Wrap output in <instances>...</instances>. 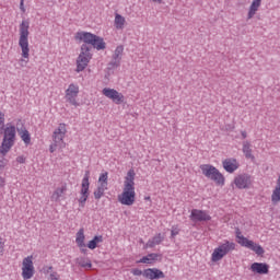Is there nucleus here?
I'll return each mask as SVG.
<instances>
[{"mask_svg":"<svg viewBox=\"0 0 280 280\" xmlns=\"http://www.w3.org/2000/svg\"><path fill=\"white\" fill-rule=\"evenodd\" d=\"M75 39L85 43L81 46L80 54L77 58L75 68L77 73H82V71L89 67L91 60H93V52H91V47H89V45H92V47L97 49V51H102V49H106V42H104L103 37L89 32L77 33Z\"/></svg>","mask_w":280,"mask_h":280,"instance_id":"f257e3e1","label":"nucleus"},{"mask_svg":"<svg viewBox=\"0 0 280 280\" xmlns=\"http://www.w3.org/2000/svg\"><path fill=\"white\" fill-rule=\"evenodd\" d=\"M18 45L21 49L20 67H27L30 63V21L23 20L19 28Z\"/></svg>","mask_w":280,"mask_h":280,"instance_id":"f03ea898","label":"nucleus"},{"mask_svg":"<svg viewBox=\"0 0 280 280\" xmlns=\"http://www.w3.org/2000/svg\"><path fill=\"white\" fill-rule=\"evenodd\" d=\"M135 170H129L125 176L122 192L118 195V202L125 205L126 207H132L135 200H137V192L135 191Z\"/></svg>","mask_w":280,"mask_h":280,"instance_id":"7ed1b4c3","label":"nucleus"},{"mask_svg":"<svg viewBox=\"0 0 280 280\" xmlns=\"http://www.w3.org/2000/svg\"><path fill=\"white\" fill-rule=\"evenodd\" d=\"M16 130L14 125L7 124L2 143L0 145V154H2V156H5V154H8L14 147V142L16 141Z\"/></svg>","mask_w":280,"mask_h":280,"instance_id":"20e7f679","label":"nucleus"},{"mask_svg":"<svg viewBox=\"0 0 280 280\" xmlns=\"http://www.w3.org/2000/svg\"><path fill=\"white\" fill-rule=\"evenodd\" d=\"M65 137H67V124L61 122L52 132V143L49 147V152L54 154L56 150H62L67 148V142H65Z\"/></svg>","mask_w":280,"mask_h":280,"instance_id":"39448f33","label":"nucleus"},{"mask_svg":"<svg viewBox=\"0 0 280 280\" xmlns=\"http://www.w3.org/2000/svg\"><path fill=\"white\" fill-rule=\"evenodd\" d=\"M199 170L201 171V174H203L206 178L213 180L215 185L224 187V175H222V173H220V171L215 166L211 164H201L199 166Z\"/></svg>","mask_w":280,"mask_h":280,"instance_id":"423d86ee","label":"nucleus"},{"mask_svg":"<svg viewBox=\"0 0 280 280\" xmlns=\"http://www.w3.org/2000/svg\"><path fill=\"white\" fill-rule=\"evenodd\" d=\"M235 250V243L225 241L221 245H219L217 248H214L211 261H221V259H224L229 253H233Z\"/></svg>","mask_w":280,"mask_h":280,"instance_id":"0eeeda50","label":"nucleus"},{"mask_svg":"<svg viewBox=\"0 0 280 280\" xmlns=\"http://www.w3.org/2000/svg\"><path fill=\"white\" fill-rule=\"evenodd\" d=\"M34 256H27L22 261V279L30 280L34 277Z\"/></svg>","mask_w":280,"mask_h":280,"instance_id":"6e6552de","label":"nucleus"},{"mask_svg":"<svg viewBox=\"0 0 280 280\" xmlns=\"http://www.w3.org/2000/svg\"><path fill=\"white\" fill-rule=\"evenodd\" d=\"M102 94L107 97V100H110L114 102V104H124L126 102V96L121 94V92L113 89V88H104L102 90Z\"/></svg>","mask_w":280,"mask_h":280,"instance_id":"1a4fd4ad","label":"nucleus"},{"mask_svg":"<svg viewBox=\"0 0 280 280\" xmlns=\"http://www.w3.org/2000/svg\"><path fill=\"white\" fill-rule=\"evenodd\" d=\"M80 94V86L78 84H70L66 90V100L71 106H80L78 103V95Z\"/></svg>","mask_w":280,"mask_h":280,"instance_id":"9d476101","label":"nucleus"},{"mask_svg":"<svg viewBox=\"0 0 280 280\" xmlns=\"http://www.w3.org/2000/svg\"><path fill=\"white\" fill-rule=\"evenodd\" d=\"M91 177V173L89 171L85 172L84 174V177L82 179V183H81V191H80V199H79V202L81 205H84V202L86 200H89V196H90V191H89V187H91V183L89 182V178Z\"/></svg>","mask_w":280,"mask_h":280,"instance_id":"9b49d317","label":"nucleus"},{"mask_svg":"<svg viewBox=\"0 0 280 280\" xmlns=\"http://www.w3.org/2000/svg\"><path fill=\"white\" fill-rule=\"evenodd\" d=\"M67 183H61L51 194L50 200L52 202H60V200H65L67 196Z\"/></svg>","mask_w":280,"mask_h":280,"instance_id":"f8f14e48","label":"nucleus"},{"mask_svg":"<svg viewBox=\"0 0 280 280\" xmlns=\"http://www.w3.org/2000/svg\"><path fill=\"white\" fill-rule=\"evenodd\" d=\"M242 240L243 241L241 242V246H244L245 248H249V250H253L259 257H261V255L266 253V250L264 249V247H261V245L256 244L255 242L248 240L247 237H243Z\"/></svg>","mask_w":280,"mask_h":280,"instance_id":"ddd939ff","label":"nucleus"},{"mask_svg":"<svg viewBox=\"0 0 280 280\" xmlns=\"http://www.w3.org/2000/svg\"><path fill=\"white\" fill-rule=\"evenodd\" d=\"M234 185L237 189H249L250 185H253V179L247 174L238 175L234 178Z\"/></svg>","mask_w":280,"mask_h":280,"instance_id":"4468645a","label":"nucleus"},{"mask_svg":"<svg viewBox=\"0 0 280 280\" xmlns=\"http://www.w3.org/2000/svg\"><path fill=\"white\" fill-rule=\"evenodd\" d=\"M21 124V128L18 127V135L22 139V141L25 143V145H30L32 143V136L30 135V131L25 128L23 125V121L21 119L18 120V126Z\"/></svg>","mask_w":280,"mask_h":280,"instance_id":"2eb2a0df","label":"nucleus"},{"mask_svg":"<svg viewBox=\"0 0 280 280\" xmlns=\"http://www.w3.org/2000/svg\"><path fill=\"white\" fill-rule=\"evenodd\" d=\"M223 170L228 172L229 174H233V172L237 171L240 168V162L233 158L225 159L222 162Z\"/></svg>","mask_w":280,"mask_h":280,"instance_id":"dca6fc26","label":"nucleus"},{"mask_svg":"<svg viewBox=\"0 0 280 280\" xmlns=\"http://www.w3.org/2000/svg\"><path fill=\"white\" fill-rule=\"evenodd\" d=\"M143 277L145 279L154 280V279H165V273L156 268H149L143 270Z\"/></svg>","mask_w":280,"mask_h":280,"instance_id":"f3484780","label":"nucleus"},{"mask_svg":"<svg viewBox=\"0 0 280 280\" xmlns=\"http://www.w3.org/2000/svg\"><path fill=\"white\" fill-rule=\"evenodd\" d=\"M250 270L257 275H268L270 266H268L266 262H254L250 266Z\"/></svg>","mask_w":280,"mask_h":280,"instance_id":"a211bd4d","label":"nucleus"},{"mask_svg":"<svg viewBox=\"0 0 280 280\" xmlns=\"http://www.w3.org/2000/svg\"><path fill=\"white\" fill-rule=\"evenodd\" d=\"M190 219L192 222H208L211 220V215L207 214L205 211H192Z\"/></svg>","mask_w":280,"mask_h":280,"instance_id":"6ab92c4d","label":"nucleus"},{"mask_svg":"<svg viewBox=\"0 0 280 280\" xmlns=\"http://www.w3.org/2000/svg\"><path fill=\"white\" fill-rule=\"evenodd\" d=\"M161 254L151 253L138 260V264H154L155 261H161Z\"/></svg>","mask_w":280,"mask_h":280,"instance_id":"aec40b11","label":"nucleus"},{"mask_svg":"<svg viewBox=\"0 0 280 280\" xmlns=\"http://www.w3.org/2000/svg\"><path fill=\"white\" fill-rule=\"evenodd\" d=\"M75 264L80 266V268H84L85 270H91L93 268V262H91V258L89 257H78L75 259Z\"/></svg>","mask_w":280,"mask_h":280,"instance_id":"412c9836","label":"nucleus"},{"mask_svg":"<svg viewBox=\"0 0 280 280\" xmlns=\"http://www.w3.org/2000/svg\"><path fill=\"white\" fill-rule=\"evenodd\" d=\"M261 8V0H253L252 4L249 5L247 19H253Z\"/></svg>","mask_w":280,"mask_h":280,"instance_id":"4be33fe9","label":"nucleus"},{"mask_svg":"<svg viewBox=\"0 0 280 280\" xmlns=\"http://www.w3.org/2000/svg\"><path fill=\"white\" fill-rule=\"evenodd\" d=\"M126 18L119 13H115L114 27L115 30H124L126 27Z\"/></svg>","mask_w":280,"mask_h":280,"instance_id":"5701e85b","label":"nucleus"},{"mask_svg":"<svg viewBox=\"0 0 280 280\" xmlns=\"http://www.w3.org/2000/svg\"><path fill=\"white\" fill-rule=\"evenodd\" d=\"M86 236L84 235V229H80L77 233L75 243L79 248H86V244L84 243Z\"/></svg>","mask_w":280,"mask_h":280,"instance_id":"b1692460","label":"nucleus"},{"mask_svg":"<svg viewBox=\"0 0 280 280\" xmlns=\"http://www.w3.org/2000/svg\"><path fill=\"white\" fill-rule=\"evenodd\" d=\"M163 240H164L163 235L159 233L152 240L148 241V243L144 245V248H154V246H158V244H161Z\"/></svg>","mask_w":280,"mask_h":280,"instance_id":"393cba45","label":"nucleus"},{"mask_svg":"<svg viewBox=\"0 0 280 280\" xmlns=\"http://www.w3.org/2000/svg\"><path fill=\"white\" fill-rule=\"evenodd\" d=\"M243 153L245 154L246 159H250L255 161V155H253V149L250 148V142L245 141L243 142Z\"/></svg>","mask_w":280,"mask_h":280,"instance_id":"a878e982","label":"nucleus"},{"mask_svg":"<svg viewBox=\"0 0 280 280\" xmlns=\"http://www.w3.org/2000/svg\"><path fill=\"white\" fill-rule=\"evenodd\" d=\"M103 242L104 236H94L93 240L88 243V248H90V250H95V248H97V244H102Z\"/></svg>","mask_w":280,"mask_h":280,"instance_id":"bb28decb","label":"nucleus"},{"mask_svg":"<svg viewBox=\"0 0 280 280\" xmlns=\"http://www.w3.org/2000/svg\"><path fill=\"white\" fill-rule=\"evenodd\" d=\"M121 56H124V46L119 45L114 51L113 60H115V62L119 65L121 62Z\"/></svg>","mask_w":280,"mask_h":280,"instance_id":"cd10ccee","label":"nucleus"},{"mask_svg":"<svg viewBox=\"0 0 280 280\" xmlns=\"http://www.w3.org/2000/svg\"><path fill=\"white\" fill-rule=\"evenodd\" d=\"M98 184L108 185V172H104L100 174Z\"/></svg>","mask_w":280,"mask_h":280,"instance_id":"c85d7f7f","label":"nucleus"},{"mask_svg":"<svg viewBox=\"0 0 280 280\" xmlns=\"http://www.w3.org/2000/svg\"><path fill=\"white\" fill-rule=\"evenodd\" d=\"M106 190H102V189H100V188H96V190L94 191V198H95V200H100V198H102V196H104V192H105Z\"/></svg>","mask_w":280,"mask_h":280,"instance_id":"c756f323","label":"nucleus"},{"mask_svg":"<svg viewBox=\"0 0 280 280\" xmlns=\"http://www.w3.org/2000/svg\"><path fill=\"white\" fill-rule=\"evenodd\" d=\"M42 272L44 275H51L54 272V266H44Z\"/></svg>","mask_w":280,"mask_h":280,"instance_id":"7c9ffc66","label":"nucleus"},{"mask_svg":"<svg viewBox=\"0 0 280 280\" xmlns=\"http://www.w3.org/2000/svg\"><path fill=\"white\" fill-rule=\"evenodd\" d=\"M5 126V113L0 112V130Z\"/></svg>","mask_w":280,"mask_h":280,"instance_id":"2f4dec72","label":"nucleus"},{"mask_svg":"<svg viewBox=\"0 0 280 280\" xmlns=\"http://www.w3.org/2000/svg\"><path fill=\"white\" fill-rule=\"evenodd\" d=\"M179 232L180 230H178V226H173L171 230L172 237H176V235H178Z\"/></svg>","mask_w":280,"mask_h":280,"instance_id":"473e14b6","label":"nucleus"},{"mask_svg":"<svg viewBox=\"0 0 280 280\" xmlns=\"http://www.w3.org/2000/svg\"><path fill=\"white\" fill-rule=\"evenodd\" d=\"M49 279H50V280H60V275H58L56 271H52V272L49 275Z\"/></svg>","mask_w":280,"mask_h":280,"instance_id":"72a5a7b5","label":"nucleus"},{"mask_svg":"<svg viewBox=\"0 0 280 280\" xmlns=\"http://www.w3.org/2000/svg\"><path fill=\"white\" fill-rule=\"evenodd\" d=\"M131 273H132L135 277H141V275H143V271L140 270V269H132V270H131Z\"/></svg>","mask_w":280,"mask_h":280,"instance_id":"f704fd0d","label":"nucleus"},{"mask_svg":"<svg viewBox=\"0 0 280 280\" xmlns=\"http://www.w3.org/2000/svg\"><path fill=\"white\" fill-rule=\"evenodd\" d=\"M236 237L238 240V244H242L244 235H242V232H240V229L236 230Z\"/></svg>","mask_w":280,"mask_h":280,"instance_id":"c9c22d12","label":"nucleus"},{"mask_svg":"<svg viewBox=\"0 0 280 280\" xmlns=\"http://www.w3.org/2000/svg\"><path fill=\"white\" fill-rule=\"evenodd\" d=\"M97 189L106 191L108 189V184H98L97 185Z\"/></svg>","mask_w":280,"mask_h":280,"instance_id":"e433bc0d","label":"nucleus"},{"mask_svg":"<svg viewBox=\"0 0 280 280\" xmlns=\"http://www.w3.org/2000/svg\"><path fill=\"white\" fill-rule=\"evenodd\" d=\"M16 162L20 163V164L25 163V156H23V155L18 156Z\"/></svg>","mask_w":280,"mask_h":280,"instance_id":"4c0bfd02","label":"nucleus"},{"mask_svg":"<svg viewBox=\"0 0 280 280\" xmlns=\"http://www.w3.org/2000/svg\"><path fill=\"white\" fill-rule=\"evenodd\" d=\"M20 10H21L22 12H25V0H21V1H20Z\"/></svg>","mask_w":280,"mask_h":280,"instance_id":"58836bf2","label":"nucleus"},{"mask_svg":"<svg viewBox=\"0 0 280 280\" xmlns=\"http://www.w3.org/2000/svg\"><path fill=\"white\" fill-rule=\"evenodd\" d=\"M0 187H5V177L0 176Z\"/></svg>","mask_w":280,"mask_h":280,"instance_id":"ea45409f","label":"nucleus"},{"mask_svg":"<svg viewBox=\"0 0 280 280\" xmlns=\"http://www.w3.org/2000/svg\"><path fill=\"white\" fill-rule=\"evenodd\" d=\"M3 247H4V244L0 238V256L3 255Z\"/></svg>","mask_w":280,"mask_h":280,"instance_id":"a19ab883","label":"nucleus"},{"mask_svg":"<svg viewBox=\"0 0 280 280\" xmlns=\"http://www.w3.org/2000/svg\"><path fill=\"white\" fill-rule=\"evenodd\" d=\"M241 137L242 139H246L248 137V133L245 130H243L241 131Z\"/></svg>","mask_w":280,"mask_h":280,"instance_id":"79ce46f5","label":"nucleus"},{"mask_svg":"<svg viewBox=\"0 0 280 280\" xmlns=\"http://www.w3.org/2000/svg\"><path fill=\"white\" fill-rule=\"evenodd\" d=\"M79 248L83 255H86V253H89V249H86V247H79Z\"/></svg>","mask_w":280,"mask_h":280,"instance_id":"37998d69","label":"nucleus"},{"mask_svg":"<svg viewBox=\"0 0 280 280\" xmlns=\"http://www.w3.org/2000/svg\"><path fill=\"white\" fill-rule=\"evenodd\" d=\"M149 1H151V3H158V4L163 3V0H149Z\"/></svg>","mask_w":280,"mask_h":280,"instance_id":"c03bdc74","label":"nucleus"},{"mask_svg":"<svg viewBox=\"0 0 280 280\" xmlns=\"http://www.w3.org/2000/svg\"><path fill=\"white\" fill-rule=\"evenodd\" d=\"M144 200H150V197H145Z\"/></svg>","mask_w":280,"mask_h":280,"instance_id":"a18cd8bd","label":"nucleus"},{"mask_svg":"<svg viewBox=\"0 0 280 280\" xmlns=\"http://www.w3.org/2000/svg\"><path fill=\"white\" fill-rule=\"evenodd\" d=\"M140 244H143V240H140Z\"/></svg>","mask_w":280,"mask_h":280,"instance_id":"49530a36","label":"nucleus"}]
</instances>
